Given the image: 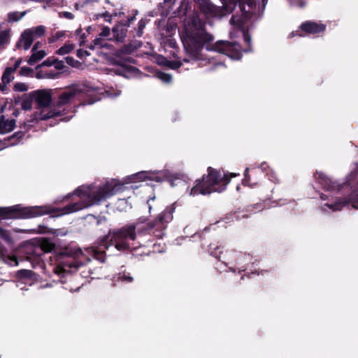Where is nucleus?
I'll return each mask as SVG.
<instances>
[{"label": "nucleus", "mask_w": 358, "mask_h": 358, "mask_svg": "<svg viewBox=\"0 0 358 358\" xmlns=\"http://www.w3.org/2000/svg\"><path fill=\"white\" fill-rule=\"evenodd\" d=\"M20 64H21V59H17L15 61V62L13 66L7 67L6 69L10 70V73L12 74H14V73L15 72L17 69L20 66Z\"/></svg>", "instance_id": "34"}, {"label": "nucleus", "mask_w": 358, "mask_h": 358, "mask_svg": "<svg viewBox=\"0 0 358 358\" xmlns=\"http://www.w3.org/2000/svg\"><path fill=\"white\" fill-rule=\"evenodd\" d=\"M301 29L308 34H317L324 31L325 26L313 22H306L301 25Z\"/></svg>", "instance_id": "15"}, {"label": "nucleus", "mask_w": 358, "mask_h": 358, "mask_svg": "<svg viewBox=\"0 0 358 358\" xmlns=\"http://www.w3.org/2000/svg\"><path fill=\"white\" fill-rule=\"evenodd\" d=\"M236 176V174H231V177H234V176Z\"/></svg>", "instance_id": "51"}, {"label": "nucleus", "mask_w": 358, "mask_h": 358, "mask_svg": "<svg viewBox=\"0 0 358 358\" xmlns=\"http://www.w3.org/2000/svg\"><path fill=\"white\" fill-rule=\"evenodd\" d=\"M21 273L27 274L28 273V271H21Z\"/></svg>", "instance_id": "50"}, {"label": "nucleus", "mask_w": 358, "mask_h": 358, "mask_svg": "<svg viewBox=\"0 0 358 358\" xmlns=\"http://www.w3.org/2000/svg\"><path fill=\"white\" fill-rule=\"evenodd\" d=\"M157 76L158 78H159L161 80H162L164 83H170L171 81V76L169 74L162 73V72H158L157 73Z\"/></svg>", "instance_id": "28"}, {"label": "nucleus", "mask_w": 358, "mask_h": 358, "mask_svg": "<svg viewBox=\"0 0 358 358\" xmlns=\"http://www.w3.org/2000/svg\"><path fill=\"white\" fill-rule=\"evenodd\" d=\"M50 3L52 5H59L60 4V0H50Z\"/></svg>", "instance_id": "43"}, {"label": "nucleus", "mask_w": 358, "mask_h": 358, "mask_svg": "<svg viewBox=\"0 0 358 358\" xmlns=\"http://www.w3.org/2000/svg\"><path fill=\"white\" fill-rule=\"evenodd\" d=\"M14 79V76L10 73V70L5 69L3 76L1 77V80L3 84L7 85L10 82H11Z\"/></svg>", "instance_id": "24"}, {"label": "nucleus", "mask_w": 358, "mask_h": 358, "mask_svg": "<svg viewBox=\"0 0 358 358\" xmlns=\"http://www.w3.org/2000/svg\"><path fill=\"white\" fill-rule=\"evenodd\" d=\"M83 96V87L80 85H73L62 92L57 101L55 110H60V113L70 108V105L76 101H79Z\"/></svg>", "instance_id": "10"}, {"label": "nucleus", "mask_w": 358, "mask_h": 358, "mask_svg": "<svg viewBox=\"0 0 358 358\" xmlns=\"http://www.w3.org/2000/svg\"><path fill=\"white\" fill-rule=\"evenodd\" d=\"M57 76V73L53 72H45L43 71H41L37 73L38 78H54Z\"/></svg>", "instance_id": "27"}, {"label": "nucleus", "mask_w": 358, "mask_h": 358, "mask_svg": "<svg viewBox=\"0 0 358 358\" xmlns=\"http://www.w3.org/2000/svg\"><path fill=\"white\" fill-rule=\"evenodd\" d=\"M229 180L227 174H222L220 172L209 168L208 176L203 177L202 180L199 181L192 188L190 194L196 196L205 195L213 192H221L225 189Z\"/></svg>", "instance_id": "7"}, {"label": "nucleus", "mask_w": 358, "mask_h": 358, "mask_svg": "<svg viewBox=\"0 0 358 358\" xmlns=\"http://www.w3.org/2000/svg\"><path fill=\"white\" fill-rule=\"evenodd\" d=\"M54 66L56 69L61 70L64 68V63L55 57H48L40 65V66Z\"/></svg>", "instance_id": "19"}, {"label": "nucleus", "mask_w": 358, "mask_h": 358, "mask_svg": "<svg viewBox=\"0 0 358 358\" xmlns=\"http://www.w3.org/2000/svg\"><path fill=\"white\" fill-rule=\"evenodd\" d=\"M31 100H23L22 102V108L25 110H30L31 108Z\"/></svg>", "instance_id": "37"}, {"label": "nucleus", "mask_w": 358, "mask_h": 358, "mask_svg": "<svg viewBox=\"0 0 358 358\" xmlns=\"http://www.w3.org/2000/svg\"><path fill=\"white\" fill-rule=\"evenodd\" d=\"M109 236L117 250L124 251L134 250L139 246H145L150 234L143 231L142 227L136 224L125 226L110 234Z\"/></svg>", "instance_id": "5"}, {"label": "nucleus", "mask_w": 358, "mask_h": 358, "mask_svg": "<svg viewBox=\"0 0 358 358\" xmlns=\"http://www.w3.org/2000/svg\"><path fill=\"white\" fill-rule=\"evenodd\" d=\"M249 50H250V48H249V49L245 50V52H248V51H249Z\"/></svg>", "instance_id": "52"}, {"label": "nucleus", "mask_w": 358, "mask_h": 358, "mask_svg": "<svg viewBox=\"0 0 358 358\" xmlns=\"http://www.w3.org/2000/svg\"><path fill=\"white\" fill-rule=\"evenodd\" d=\"M0 236L4 240L10 242L11 241V237L9 231L3 229L0 227Z\"/></svg>", "instance_id": "30"}, {"label": "nucleus", "mask_w": 358, "mask_h": 358, "mask_svg": "<svg viewBox=\"0 0 358 358\" xmlns=\"http://www.w3.org/2000/svg\"><path fill=\"white\" fill-rule=\"evenodd\" d=\"M138 25H139L138 35H141L142 31H143V28L145 27V24L143 20H141L138 22Z\"/></svg>", "instance_id": "41"}, {"label": "nucleus", "mask_w": 358, "mask_h": 358, "mask_svg": "<svg viewBox=\"0 0 358 358\" xmlns=\"http://www.w3.org/2000/svg\"><path fill=\"white\" fill-rule=\"evenodd\" d=\"M45 31V27L43 25L24 29L16 43V47L18 49L27 50L31 46L34 41L43 36Z\"/></svg>", "instance_id": "11"}, {"label": "nucleus", "mask_w": 358, "mask_h": 358, "mask_svg": "<svg viewBox=\"0 0 358 358\" xmlns=\"http://www.w3.org/2000/svg\"><path fill=\"white\" fill-rule=\"evenodd\" d=\"M40 43H36L31 49V56L27 62L29 65H34L46 56V52L43 50H38Z\"/></svg>", "instance_id": "14"}, {"label": "nucleus", "mask_w": 358, "mask_h": 358, "mask_svg": "<svg viewBox=\"0 0 358 358\" xmlns=\"http://www.w3.org/2000/svg\"><path fill=\"white\" fill-rule=\"evenodd\" d=\"M158 63L159 64L168 66L169 67H170L171 69H178L181 65L179 63L166 61L164 57L159 58L158 59Z\"/></svg>", "instance_id": "21"}, {"label": "nucleus", "mask_w": 358, "mask_h": 358, "mask_svg": "<svg viewBox=\"0 0 358 358\" xmlns=\"http://www.w3.org/2000/svg\"><path fill=\"white\" fill-rule=\"evenodd\" d=\"M248 170H249V169H248V168H247V169H245V173H244V176H245V178H244L243 180V184L244 185L251 186V185L249 184V180H250V179H249V177H248Z\"/></svg>", "instance_id": "40"}, {"label": "nucleus", "mask_w": 358, "mask_h": 358, "mask_svg": "<svg viewBox=\"0 0 358 358\" xmlns=\"http://www.w3.org/2000/svg\"><path fill=\"white\" fill-rule=\"evenodd\" d=\"M173 209L171 208H166L155 220L151 228L155 229L154 233L156 237L162 238L163 236V231L166 227V224L173 219Z\"/></svg>", "instance_id": "13"}, {"label": "nucleus", "mask_w": 358, "mask_h": 358, "mask_svg": "<svg viewBox=\"0 0 358 358\" xmlns=\"http://www.w3.org/2000/svg\"><path fill=\"white\" fill-rule=\"evenodd\" d=\"M13 88L16 92H26L28 90L27 85L23 83H15Z\"/></svg>", "instance_id": "29"}, {"label": "nucleus", "mask_w": 358, "mask_h": 358, "mask_svg": "<svg viewBox=\"0 0 358 358\" xmlns=\"http://www.w3.org/2000/svg\"><path fill=\"white\" fill-rule=\"evenodd\" d=\"M64 35V31H57L55 34V38H56V39H59L61 37H62Z\"/></svg>", "instance_id": "42"}, {"label": "nucleus", "mask_w": 358, "mask_h": 358, "mask_svg": "<svg viewBox=\"0 0 358 358\" xmlns=\"http://www.w3.org/2000/svg\"><path fill=\"white\" fill-rule=\"evenodd\" d=\"M90 54L88 53V52L87 50L80 49L77 51V55L78 57H80V58H85L87 56H88Z\"/></svg>", "instance_id": "39"}, {"label": "nucleus", "mask_w": 358, "mask_h": 358, "mask_svg": "<svg viewBox=\"0 0 358 358\" xmlns=\"http://www.w3.org/2000/svg\"><path fill=\"white\" fill-rule=\"evenodd\" d=\"M117 208L120 210H126L128 208H131V206L128 203L127 201L124 199H120L117 202Z\"/></svg>", "instance_id": "26"}, {"label": "nucleus", "mask_w": 358, "mask_h": 358, "mask_svg": "<svg viewBox=\"0 0 358 358\" xmlns=\"http://www.w3.org/2000/svg\"><path fill=\"white\" fill-rule=\"evenodd\" d=\"M15 125L16 122L15 120L1 116L0 118V134H5L12 131L15 127Z\"/></svg>", "instance_id": "17"}, {"label": "nucleus", "mask_w": 358, "mask_h": 358, "mask_svg": "<svg viewBox=\"0 0 358 358\" xmlns=\"http://www.w3.org/2000/svg\"><path fill=\"white\" fill-rule=\"evenodd\" d=\"M124 189V184L115 179L106 181L99 186H81L74 192L80 201L67 205L62 210L61 215L72 213L92 205L96 204Z\"/></svg>", "instance_id": "4"}, {"label": "nucleus", "mask_w": 358, "mask_h": 358, "mask_svg": "<svg viewBox=\"0 0 358 358\" xmlns=\"http://www.w3.org/2000/svg\"><path fill=\"white\" fill-rule=\"evenodd\" d=\"M110 35V29L107 27H105L102 29L99 36L101 37H107Z\"/></svg>", "instance_id": "38"}, {"label": "nucleus", "mask_w": 358, "mask_h": 358, "mask_svg": "<svg viewBox=\"0 0 358 358\" xmlns=\"http://www.w3.org/2000/svg\"><path fill=\"white\" fill-rule=\"evenodd\" d=\"M5 89V86H2L1 85H0V91H3Z\"/></svg>", "instance_id": "46"}, {"label": "nucleus", "mask_w": 358, "mask_h": 358, "mask_svg": "<svg viewBox=\"0 0 358 358\" xmlns=\"http://www.w3.org/2000/svg\"><path fill=\"white\" fill-rule=\"evenodd\" d=\"M26 12H17V11H15V12H11L10 13H8V19L10 22H16V21H18L19 20L22 19L24 15H25Z\"/></svg>", "instance_id": "20"}, {"label": "nucleus", "mask_w": 358, "mask_h": 358, "mask_svg": "<svg viewBox=\"0 0 358 358\" xmlns=\"http://www.w3.org/2000/svg\"><path fill=\"white\" fill-rule=\"evenodd\" d=\"M29 96L37 103L39 112L35 114L36 120H45L60 115V110H51L50 103L51 102V93L49 90H36L29 94Z\"/></svg>", "instance_id": "8"}, {"label": "nucleus", "mask_w": 358, "mask_h": 358, "mask_svg": "<svg viewBox=\"0 0 358 358\" xmlns=\"http://www.w3.org/2000/svg\"><path fill=\"white\" fill-rule=\"evenodd\" d=\"M74 48L73 44L68 43L65 44L62 47H61L59 50H57V53L60 55H64L69 53Z\"/></svg>", "instance_id": "23"}, {"label": "nucleus", "mask_w": 358, "mask_h": 358, "mask_svg": "<svg viewBox=\"0 0 358 358\" xmlns=\"http://www.w3.org/2000/svg\"><path fill=\"white\" fill-rule=\"evenodd\" d=\"M266 1H267V0H262L263 6H265Z\"/></svg>", "instance_id": "45"}, {"label": "nucleus", "mask_w": 358, "mask_h": 358, "mask_svg": "<svg viewBox=\"0 0 358 358\" xmlns=\"http://www.w3.org/2000/svg\"><path fill=\"white\" fill-rule=\"evenodd\" d=\"M154 252H162V250H159H159H155V249H154Z\"/></svg>", "instance_id": "48"}, {"label": "nucleus", "mask_w": 358, "mask_h": 358, "mask_svg": "<svg viewBox=\"0 0 358 358\" xmlns=\"http://www.w3.org/2000/svg\"><path fill=\"white\" fill-rule=\"evenodd\" d=\"M10 30L3 24H0V47L9 41Z\"/></svg>", "instance_id": "18"}, {"label": "nucleus", "mask_w": 358, "mask_h": 358, "mask_svg": "<svg viewBox=\"0 0 358 358\" xmlns=\"http://www.w3.org/2000/svg\"><path fill=\"white\" fill-rule=\"evenodd\" d=\"M95 16H96V19H99V17H103L105 21H106V22H110L111 18H112V15L110 14L108 12H106L102 14H98V15H96Z\"/></svg>", "instance_id": "35"}, {"label": "nucleus", "mask_w": 358, "mask_h": 358, "mask_svg": "<svg viewBox=\"0 0 358 358\" xmlns=\"http://www.w3.org/2000/svg\"><path fill=\"white\" fill-rule=\"evenodd\" d=\"M94 45L91 46L90 48L93 49L96 47L97 48H103L107 46V43L105 40L103 39L102 37L99 36V37L96 38L94 41Z\"/></svg>", "instance_id": "25"}, {"label": "nucleus", "mask_w": 358, "mask_h": 358, "mask_svg": "<svg viewBox=\"0 0 358 358\" xmlns=\"http://www.w3.org/2000/svg\"><path fill=\"white\" fill-rule=\"evenodd\" d=\"M122 281L126 282H131L133 281V277L129 273H123L119 278Z\"/></svg>", "instance_id": "32"}, {"label": "nucleus", "mask_w": 358, "mask_h": 358, "mask_svg": "<svg viewBox=\"0 0 358 358\" xmlns=\"http://www.w3.org/2000/svg\"><path fill=\"white\" fill-rule=\"evenodd\" d=\"M180 35L186 53L184 62L205 61L208 56L204 51L222 53L232 59L241 57L240 45L236 43L220 41L211 45L213 36L206 31L204 23L198 16L185 22Z\"/></svg>", "instance_id": "1"}, {"label": "nucleus", "mask_w": 358, "mask_h": 358, "mask_svg": "<svg viewBox=\"0 0 358 358\" xmlns=\"http://www.w3.org/2000/svg\"><path fill=\"white\" fill-rule=\"evenodd\" d=\"M91 252H94V258L100 259L98 252L94 250L86 249L83 252L78 248H66L60 255L59 260L54 268L55 273L63 277L66 273L76 271L90 261L89 254Z\"/></svg>", "instance_id": "6"}, {"label": "nucleus", "mask_w": 358, "mask_h": 358, "mask_svg": "<svg viewBox=\"0 0 358 358\" xmlns=\"http://www.w3.org/2000/svg\"><path fill=\"white\" fill-rule=\"evenodd\" d=\"M315 178L318 180L319 183L326 189V193L322 194L321 199L324 201L327 200V203L322 205V208L324 211L329 210L333 212L341 210L348 201H341V198L335 196L340 189L339 186H334L331 179L325 176L322 172H317ZM342 189H350L352 192V197L348 202L352 203V206L358 209V165L356 166L355 169L348 176L346 182L342 186Z\"/></svg>", "instance_id": "3"}, {"label": "nucleus", "mask_w": 358, "mask_h": 358, "mask_svg": "<svg viewBox=\"0 0 358 358\" xmlns=\"http://www.w3.org/2000/svg\"><path fill=\"white\" fill-rule=\"evenodd\" d=\"M62 120L64 121H69L70 120V117H64Z\"/></svg>", "instance_id": "47"}, {"label": "nucleus", "mask_w": 358, "mask_h": 358, "mask_svg": "<svg viewBox=\"0 0 358 358\" xmlns=\"http://www.w3.org/2000/svg\"><path fill=\"white\" fill-rule=\"evenodd\" d=\"M305 3L301 0L299 1V3H297V6L299 7H303L304 6Z\"/></svg>", "instance_id": "44"}, {"label": "nucleus", "mask_w": 358, "mask_h": 358, "mask_svg": "<svg viewBox=\"0 0 358 358\" xmlns=\"http://www.w3.org/2000/svg\"><path fill=\"white\" fill-rule=\"evenodd\" d=\"M295 36V34H294V32H292V33H291V34H290V37H293V36Z\"/></svg>", "instance_id": "49"}, {"label": "nucleus", "mask_w": 358, "mask_h": 358, "mask_svg": "<svg viewBox=\"0 0 358 358\" xmlns=\"http://www.w3.org/2000/svg\"><path fill=\"white\" fill-rule=\"evenodd\" d=\"M222 6L216 7L209 0H199L198 5L200 10L208 17H223L231 13L239 3L240 9L243 13V17L233 16L231 19V24L233 30L230 32L231 38L241 36L244 41L249 44L251 41L250 36L248 34L250 22L248 18L256 13L257 4L253 0H221Z\"/></svg>", "instance_id": "2"}, {"label": "nucleus", "mask_w": 358, "mask_h": 358, "mask_svg": "<svg viewBox=\"0 0 358 358\" xmlns=\"http://www.w3.org/2000/svg\"><path fill=\"white\" fill-rule=\"evenodd\" d=\"M51 210V208L47 206L23 207L17 205L0 208V214H5L6 217L9 218L27 219L50 213Z\"/></svg>", "instance_id": "9"}, {"label": "nucleus", "mask_w": 358, "mask_h": 358, "mask_svg": "<svg viewBox=\"0 0 358 358\" xmlns=\"http://www.w3.org/2000/svg\"><path fill=\"white\" fill-rule=\"evenodd\" d=\"M20 64H21V59H17L15 61V62L13 66L7 67L6 69L10 70V73L12 74H14V73L15 72L17 69L20 66Z\"/></svg>", "instance_id": "33"}, {"label": "nucleus", "mask_w": 358, "mask_h": 358, "mask_svg": "<svg viewBox=\"0 0 358 358\" xmlns=\"http://www.w3.org/2000/svg\"><path fill=\"white\" fill-rule=\"evenodd\" d=\"M54 247V244L48 239H43L41 241V248L45 252L52 251Z\"/></svg>", "instance_id": "22"}, {"label": "nucleus", "mask_w": 358, "mask_h": 358, "mask_svg": "<svg viewBox=\"0 0 358 358\" xmlns=\"http://www.w3.org/2000/svg\"><path fill=\"white\" fill-rule=\"evenodd\" d=\"M58 15L59 17H64L69 20H72L74 17L73 13L68 11L59 12Z\"/></svg>", "instance_id": "36"}, {"label": "nucleus", "mask_w": 358, "mask_h": 358, "mask_svg": "<svg viewBox=\"0 0 358 358\" xmlns=\"http://www.w3.org/2000/svg\"><path fill=\"white\" fill-rule=\"evenodd\" d=\"M262 168L264 169V164H262Z\"/></svg>", "instance_id": "53"}, {"label": "nucleus", "mask_w": 358, "mask_h": 358, "mask_svg": "<svg viewBox=\"0 0 358 358\" xmlns=\"http://www.w3.org/2000/svg\"><path fill=\"white\" fill-rule=\"evenodd\" d=\"M22 131L15 132L13 135L5 139L3 141H0V150L6 147L13 146L18 144L24 136Z\"/></svg>", "instance_id": "16"}, {"label": "nucleus", "mask_w": 358, "mask_h": 358, "mask_svg": "<svg viewBox=\"0 0 358 358\" xmlns=\"http://www.w3.org/2000/svg\"><path fill=\"white\" fill-rule=\"evenodd\" d=\"M5 262L10 266H17L18 264L17 259L15 256H8Z\"/></svg>", "instance_id": "31"}, {"label": "nucleus", "mask_w": 358, "mask_h": 358, "mask_svg": "<svg viewBox=\"0 0 358 358\" xmlns=\"http://www.w3.org/2000/svg\"><path fill=\"white\" fill-rule=\"evenodd\" d=\"M164 176V174L162 171H140L125 178L124 183L131 184L145 180L161 182L163 180Z\"/></svg>", "instance_id": "12"}]
</instances>
